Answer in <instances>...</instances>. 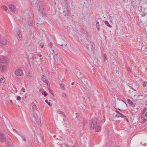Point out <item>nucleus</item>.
Returning a JSON list of instances; mask_svg holds the SVG:
<instances>
[{"label":"nucleus","mask_w":147,"mask_h":147,"mask_svg":"<svg viewBox=\"0 0 147 147\" xmlns=\"http://www.w3.org/2000/svg\"><path fill=\"white\" fill-rule=\"evenodd\" d=\"M143 86L144 87H146L147 86V81L144 82Z\"/></svg>","instance_id":"obj_30"},{"label":"nucleus","mask_w":147,"mask_h":147,"mask_svg":"<svg viewBox=\"0 0 147 147\" xmlns=\"http://www.w3.org/2000/svg\"><path fill=\"white\" fill-rule=\"evenodd\" d=\"M60 85L61 86V88L64 90H65V87H64V85L63 84H61Z\"/></svg>","instance_id":"obj_23"},{"label":"nucleus","mask_w":147,"mask_h":147,"mask_svg":"<svg viewBox=\"0 0 147 147\" xmlns=\"http://www.w3.org/2000/svg\"><path fill=\"white\" fill-rule=\"evenodd\" d=\"M119 117H122L124 118L125 119H126L127 118V117L123 115L122 113H120Z\"/></svg>","instance_id":"obj_19"},{"label":"nucleus","mask_w":147,"mask_h":147,"mask_svg":"<svg viewBox=\"0 0 147 147\" xmlns=\"http://www.w3.org/2000/svg\"><path fill=\"white\" fill-rule=\"evenodd\" d=\"M38 56L40 57H41V56H42V55H41L40 54H38Z\"/></svg>","instance_id":"obj_49"},{"label":"nucleus","mask_w":147,"mask_h":147,"mask_svg":"<svg viewBox=\"0 0 147 147\" xmlns=\"http://www.w3.org/2000/svg\"><path fill=\"white\" fill-rule=\"evenodd\" d=\"M55 61L57 62H58L59 61H63L62 59L59 56H57L56 59H55Z\"/></svg>","instance_id":"obj_15"},{"label":"nucleus","mask_w":147,"mask_h":147,"mask_svg":"<svg viewBox=\"0 0 147 147\" xmlns=\"http://www.w3.org/2000/svg\"><path fill=\"white\" fill-rule=\"evenodd\" d=\"M146 119H143V121H141V123H145L146 122Z\"/></svg>","instance_id":"obj_37"},{"label":"nucleus","mask_w":147,"mask_h":147,"mask_svg":"<svg viewBox=\"0 0 147 147\" xmlns=\"http://www.w3.org/2000/svg\"><path fill=\"white\" fill-rule=\"evenodd\" d=\"M5 81V79L4 77H2L0 79V82L2 83H4Z\"/></svg>","instance_id":"obj_18"},{"label":"nucleus","mask_w":147,"mask_h":147,"mask_svg":"<svg viewBox=\"0 0 147 147\" xmlns=\"http://www.w3.org/2000/svg\"><path fill=\"white\" fill-rule=\"evenodd\" d=\"M80 34L79 33H77V34ZM78 35V34H77Z\"/></svg>","instance_id":"obj_61"},{"label":"nucleus","mask_w":147,"mask_h":147,"mask_svg":"<svg viewBox=\"0 0 147 147\" xmlns=\"http://www.w3.org/2000/svg\"><path fill=\"white\" fill-rule=\"evenodd\" d=\"M39 19H37V20L36 21V23L38 24L37 26H39L41 25L42 24V20L40 18H39Z\"/></svg>","instance_id":"obj_13"},{"label":"nucleus","mask_w":147,"mask_h":147,"mask_svg":"<svg viewBox=\"0 0 147 147\" xmlns=\"http://www.w3.org/2000/svg\"><path fill=\"white\" fill-rule=\"evenodd\" d=\"M48 90H49V91L50 92V93L54 95V93L52 92V90L51 89H50V88H49Z\"/></svg>","instance_id":"obj_34"},{"label":"nucleus","mask_w":147,"mask_h":147,"mask_svg":"<svg viewBox=\"0 0 147 147\" xmlns=\"http://www.w3.org/2000/svg\"><path fill=\"white\" fill-rule=\"evenodd\" d=\"M118 109V110H121V109Z\"/></svg>","instance_id":"obj_64"},{"label":"nucleus","mask_w":147,"mask_h":147,"mask_svg":"<svg viewBox=\"0 0 147 147\" xmlns=\"http://www.w3.org/2000/svg\"><path fill=\"white\" fill-rule=\"evenodd\" d=\"M139 5L141 7L139 10V11L140 13V15L142 17H144L147 14V4L146 3H142L139 2Z\"/></svg>","instance_id":"obj_1"},{"label":"nucleus","mask_w":147,"mask_h":147,"mask_svg":"<svg viewBox=\"0 0 147 147\" xmlns=\"http://www.w3.org/2000/svg\"><path fill=\"white\" fill-rule=\"evenodd\" d=\"M78 117L77 116H77L75 118L76 120V119H78Z\"/></svg>","instance_id":"obj_50"},{"label":"nucleus","mask_w":147,"mask_h":147,"mask_svg":"<svg viewBox=\"0 0 147 147\" xmlns=\"http://www.w3.org/2000/svg\"><path fill=\"white\" fill-rule=\"evenodd\" d=\"M145 115L146 117H147V111H146V112L145 114Z\"/></svg>","instance_id":"obj_48"},{"label":"nucleus","mask_w":147,"mask_h":147,"mask_svg":"<svg viewBox=\"0 0 147 147\" xmlns=\"http://www.w3.org/2000/svg\"><path fill=\"white\" fill-rule=\"evenodd\" d=\"M42 58H40V60H42Z\"/></svg>","instance_id":"obj_63"},{"label":"nucleus","mask_w":147,"mask_h":147,"mask_svg":"<svg viewBox=\"0 0 147 147\" xmlns=\"http://www.w3.org/2000/svg\"><path fill=\"white\" fill-rule=\"evenodd\" d=\"M121 101L122 102H123L125 104V105L127 106V104L126 103V102H125L124 101V100H122Z\"/></svg>","instance_id":"obj_46"},{"label":"nucleus","mask_w":147,"mask_h":147,"mask_svg":"<svg viewBox=\"0 0 147 147\" xmlns=\"http://www.w3.org/2000/svg\"><path fill=\"white\" fill-rule=\"evenodd\" d=\"M1 60V64L2 65V64H4L5 62L6 61H4L3 59V60L1 59V58L0 57V61Z\"/></svg>","instance_id":"obj_26"},{"label":"nucleus","mask_w":147,"mask_h":147,"mask_svg":"<svg viewBox=\"0 0 147 147\" xmlns=\"http://www.w3.org/2000/svg\"><path fill=\"white\" fill-rule=\"evenodd\" d=\"M141 0H134V1H136L137 2H138L139 1H140Z\"/></svg>","instance_id":"obj_47"},{"label":"nucleus","mask_w":147,"mask_h":147,"mask_svg":"<svg viewBox=\"0 0 147 147\" xmlns=\"http://www.w3.org/2000/svg\"><path fill=\"white\" fill-rule=\"evenodd\" d=\"M32 3H33V5L34 6L38 7V6L39 5V4H40L41 3V2L38 0H34L32 1Z\"/></svg>","instance_id":"obj_7"},{"label":"nucleus","mask_w":147,"mask_h":147,"mask_svg":"<svg viewBox=\"0 0 147 147\" xmlns=\"http://www.w3.org/2000/svg\"><path fill=\"white\" fill-rule=\"evenodd\" d=\"M32 107L33 111L34 110V109H35L37 111H38V109L36 105H34Z\"/></svg>","instance_id":"obj_25"},{"label":"nucleus","mask_w":147,"mask_h":147,"mask_svg":"<svg viewBox=\"0 0 147 147\" xmlns=\"http://www.w3.org/2000/svg\"><path fill=\"white\" fill-rule=\"evenodd\" d=\"M85 89V88L84 87H83V89H82L83 90H84Z\"/></svg>","instance_id":"obj_59"},{"label":"nucleus","mask_w":147,"mask_h":147,"mask_svg":"<svg viewBox=\"0 0 147 147\" xmlns=\"http://www.w3.org/2000/svg\"><path fill=\"white\" fill-rule=\"evenodd\" d=\"M125 119L128 122H129V120H128V119H127V118H126V119Z\"/></svg>","instance_id":"obj_53"},{"label":"nucleus","mask_w":147,"mask_h":147,"mask_svg":"<svg viewBox=\"0 0 147 147\" xmlns=\"http://www.w3.org/2000/svg\"><path fill=\"white\" fill-rule=\"evenodd\" d=\"M105 25L109 28H111L112 26L107 21H105Z\"/></svg>","instance_id":"obj_16"},{"label":"nucleus","mask_w":147,"mask_h":147,"mask_svg":"<svg viewBox=\"0 0 147 147\" xmlns=\"http://www.w3.org/2000/svg\"><path fill=\"white\" fill-rule=\"evenodd\" d=\"M146 108H144L143 110V111H142V113H144L146 111Z\"/></svg>","instance_id":"obj_38"},{"label":"nucleus","mask_w":147,"mask_h":147,"mask_svg":"<svg viewBox=\"0 0 147 147\" xmlns=\"http://www.w3.org/2000/svg\"><path fill=\"white\" fill-rule=\"evenodd\" d=\"M116 117H119V116H120V115H119L118 114H117L116 115Z\"/></svg>","instance_id":"obj_51"},{"label":"nucleus","mask_w":147,"mask_h":147,"mask_svg":"<svg viewBox=\"0 0 147 147\" xmlns=\"http://www.w3.org/2000/svg\"><path fill=\"white\" fill-rule=\"evenodd\" d=\"M5 145L8 146H10L11 145V144L10 142H8L5 144Z\"/></svg>","instance_id":"obj_21"},{"label":"nucleus","mask_w":147,"mask_h":147,"mask_svg":"<svg viewBox=\"0 0 147 147\" xmlns=\"http://www.w3.org/2000/svg\"><path fill=\"white\" fill-rule=\"evenodd\" d=\"M43 46H44V45H43L41 46V47H42V48H43Z\"/></svg>","instance_id":"obj_56"},{"label":"nucleus","mask_w":147,"mask_h":147,"mask_svg":"<svg viewBox=\"0 0 147 147\" xmlns=\"http://www.w3.org/2000/svg\"><path fill=\"white\" fill-rule=\"evenodd\" d=\"M16 75L17 76H20L23 74L22 71L20 69H17L15 71Z\"/></svg>","instance_id":"obj_4"},{"label":"nucleus","mask_w":147,"mask_h":147,"mask_svg":"<svg viewBox=\"0 0 147 147\" xmlns=\"http://www.w3.org/2000/svg\"><path fill=\"white\" fill-rule=\"evenodd\" d=\"M84 36V34L83 33L82 34L81 33V34L80 35V37L78 36V38H80V40L83 43H85L86 45H87V43L84 41L86 40L85 38L84 37H83Z\"/></svg>","instance_id":"obj_5"},{"label":"nucleus","mask_w":147,"mask_h":147,"mask_svg":"<svg viewBox=\"0 0 147 147\" xmlns=\"http://www.w3.org/2000/svg\"><path fill=\"white\" fill-rule=\"evenodd\" d=\"M15 34L19 40L20 39V38L22 37L21 33L20 31H17L15 33Z\"/></svg>","instance_id":"obj_9"},{"label":"nucleus","mask_w":147,"mask_h":147,"mask_svg":"<svg viewBox=\"0 0 147 147\" xmlns=\"http://www.w3.org/2000/svg\"><path fill=\"white\" fill-rule=\"evenodd\" d=\"M97 121L98 119L96 118H95L92 120L90 128L93 129L95 128V129H96V131L99 132L101 129V127L99 125L97 126Z\"/></svg>","instance_id":"obj_2"},{"label":"nucleus","mask_w":147,"mask_h":147,"mask_svg":"<svg viewBox=\"0 0 147 147\" xmlns=\"http://www.w3.org/2000/svg\"><path fill=\"white\" fill-rule=\"evenodd\" d=\"M67 147H70L69 146H67Z\"/></svg>","instance_id":"obj_62"},{"label":"nucleus","mask_w":147,"mask_h":147,"mask_svg":"<svg viewBox=\"0 0 147 147\" xmlns=\"http://www.w3.org/2000/svg\"><path fill=\"white\" fill-rule=\"evenodd\" d=\"M31 59H33V60H34V58L33 57H32L31 58Z\"/></svg>","instance_id":"obj_52"},{"label":"nucleus","mask_w":147,"mask_h":147,"mask_svg":"<svg viewBox=\"0 0 147 147\" xmlns=\"http://www.w3.org/2000/svg\"><path fill=\"white\" fill-rule=\"evenodd\" d=\"M22 90L24 92H25V91H26L25 89V88H22Z\"/></svg>","instance_id":"obj_43"},{"label":"nucleus","mask_w":147,"mask_h":147,"mask_svg":"<svg viewBox=\"0 0 147 147\" xmlns=\"http://www.w3.org/2000/svg\"><path fill=\"white\" fill-rule=\"evenodd\" d=\"M141 118L142 119V120L144 119V116H142L141 117Z\"/></svg>","instance_id":"obj_44"},{"label":"nucleus","mask_w":147,"mask_h":147,"mask_svg":"<svg viewBox=\"0 0 147 147\" xmlns=\"http://www.w3.org/2000/svg\"><path fill=\"white\" fill-rule=\"evenodd\" d=\"M127 101H128V104L129 105H133V102L131 101V100H130V99H127Z\"/></svg>","instance_id":"obj_22"},{"label":"nucleus","mask_w":147,"mask_h":147,"mask_svg":"<svg viewBox=\"0 0 147 147\" xmlns=\"http://www.w3.org/2000/svg\"><path fill=\"white\" fill-rule=\"evenodd\" d=\"M138 96H143V95H139Z\"/></svg>","instance_id":"obj_54"},{"label":"nucleus","mask_w":147,"mask_h":147,"mask_svg":"<svg viewBox=\"0 0 147 147\" xmlns=\"http://www.w3.org/2000/svg\"><path fill=\"white\" fill-rule=\"evenodd\" d=\"M17 134H18L20 136H22L23 134H22L21 132H20L19 131H18V133H16Z\"/></svg>","instance_id":"obj_33"},{"label":"nucleus","mask_w":147,"mask_h":147,"mask_svg":"<svg viewBox=\"0 0 147 147\" xmlns=\"http://www.w3.org/2000/svg\"><path fill=\"white\" fill-rule=\"evenodd\" d=\"M9 9L13 12H14L15 9L14 5H9Z\"/></svg>","instance_id":"obj_14"},{"label":"nucleus","mask_w":147,"mask_h":147,"mask_svg":"<svg viewBox=\"0 0 147 147\" xmlns=\"http://www.w3.org/2000/svg\"><path fill=\"white\" fill-rule=\"evenodd\" d=\"M100 25H98L97 26H96L97 28V29H98V30H99L100 29Z\"/></svg>","instance_id":"obj_40"},{"label":"nucleus","mask_w":147,"mask_h":147,"mask_svg":"<svg viewBox=\"0 0 147 147\" xmlns=\"http://www.w3.org/2000/svg\"><path fill=\"white\" fill-rule=\"evenodd\" d=\"M65 0V2H66V1H67V0Z\"/></svg>","instance_id":"obj_60"},{"label":"nucleus","mask_w":147,"mask_h":147,"mask_svg":"<svg viewBox=\"0 0 147 147\" xmlns=\"http://www.w3.org/2000/svg\"><path fill=\"white\" fill-rule=\"evenodd\" d=\"M85 76L82 75V76H80V77L81 78L82 82L83 84L84 85H86V84H88L87 82V79L84 78Z\"/></svg>","instance_id":"obj_6"},{"label":"nucleus","mask_w":147,"mask_h":147,"mask_svg":"<svg viewBox=\"0 0 147 147\" xmlns=\"http://www.w3.org/2000/svg\"><path fill=\"white\" fill-rule=\"evenodd\" d=\"M6 64L7 62H5L4 64H2L1 65H0V71H1V72H3L4 70L5 69L6 67L5 66L6 65Z\"/></svg>","instance_id":"obj_10"},{"label":"nucleus","mask_w":147,"mask_h":147,"mask_svg":"<svg viewBox=\"0 0 147 147\" xmlns=\"http://www.w3.org/2000/svg\"><path fill=\"white\" fill-rule=\"evenodd\" d=\"M86 121L85 120H84L83 121V124L84 126H85L86 125Z\"/></svg>","instance_id":"obj_36"},{"label":"nucleus","mask_w":147,"mask_h":147,"mask_svg":"<svg viewBox=\"0 0 147 147\" xmlns=\"http://www.w3.org/2000/svg\"><path fill=\"white\" fill-rule=\"evenodd\" d=\"M71 84V85H73L74 84V82L72 83Z\"/></svg>","instance_id":"obj_57"},{"label":"nucleus","mask_w":147,"mask_h":147,"mask_svg":"<svg viewBox=\"0 0 147 147\" xmlns=\"http://www.w3.org/2000/svg\"><path fill=\"white\" fill-rule=\"evenodd\" d=\"M87 47L88 49H92L93 46L92 44H89L87 46Z\"/></svg>","instance_id":"obj_17"},{"label":"nucleus","mask_w":147,"mask_h":147,"mask_svg":"<svg viewBox=\"0 0 147 147\" xmlns=\"http://www.w3.org/2000/svg\"><path fill=\"white\" fill-rule=\"evenodd\" d=\"M1 7L5 11L7 10V8L5 6H2Z\"/></svg>","instance_id":"obj_24"},{"label":"nucleus","mask_w":147,"mask_h":147,"mask_svg":"<svg viewBox=\"0 0 147 147\" xmlns=\"http://www.w3.org/2000/svg\"><path fill=\"white\" fill-rule=\"evenodd\" d=\"M76 74L77 75H79V76H82V73H81L80 72H78V71H77L76 72Z\"/></svg>","instance_id":"obj_29"},{"label":"nucleus","mask_w":147,"mask_h":147,"mask_svg":"<svg viewBox=\"0 0 147 147\" xmlns=\"http://www.w3.org/2000/svg\"><path fill=\"white\" fill-rule=\"evenodd\" d=\"M62 96L63 97L65 98V97L66 96V94L65 93H63V94Z\"/></svg>","instance_id":"obj_41"},{"label":"nucleus","mask_w":147,"mask_h":147,"mask_svg":"<svg viewBox=\"0 0 147 147\" xmlns=\"http://www.w3.org/2000/svg\"><path fill=\"white\" fill-rule=\"evenodd\" d=\"M10 102H11L12 103H13V102H12V100H10Z\"/></svg>","instance_id":"obj_58"},{"label":"nucleus","mask_w":147,"mask_h":147,"mask_svg":"<svg viewBox=\"0 0 147 147\" xmlns=\"http://www.w3.org/2000/svg\"><path fill=\"white\" fill-rule=\"evenodd\" d=\"M45 101L46 102L48 105L50 106H52V105L49 102H48V101L47 100H45Z\"/></svg>","instance_id":"obj_31"},{"label":"nucleus","mask_w":147,"mask_h":147,"mask_svg":"<svg viewBox=\"0 0 147 147\" xmlns=\"http://www.w3.org/2000/svg\"><path fill=\"white\" fill-rule=\"evenodd\" d=\"M99 22L98 20H97L96 22V26H97L98 25H99Z\"/></svg>","instance_id":"obj_39"},{"label":"nucleus","mask_w":147,"mask_h":147,"mask_svg":"<svg viewBox=\"0 0 147 147\" xmlns=\"http://www.w3.org/2000/svg\"><path fill=\"white\" fill-rule=\"evenodd\" d=\"M103 61L104 62L107 60V55L106 54H104L103 56Z\"/></svg>","instance_id":"obj_20"},{"label":"nucleus","mask_w":147,"mask_h":147,"mask_svg":"<svg viewBox=\"0 0 147 147\" xmlns=\"http://www.w3.org/2000/svg\"><path fill=\"white\" fill-rule=\"evenodd\" d=\"M42 95H44L45 96H46L48 94L47 93H46V92L45 91L43 92L42 93Z\"/></svg>","instance_id":"obj_32"},{"label":"nucleus","mask_w":147,"mask_h":147,"mask_svg":"<svg viewBox=\"0 0 147 147\" xmlns=\"http://www.w3.org/2000/svg\"><path fill=\"white\" fill-rule=\"evenodd\" d=\"M21 98L20 96H17V100H18L20 101L21 100Z\"/></svg>","instance_id":"obj_35"},{"label":"nucleus","mask_w":147,"mask_h":147,"mask_svg":"<svg viewBox=\"0 0 147 147\" xmlns=\"http://www.w3.org/2000/svg\"><path fill=\"white\" fill-rule=\"evenodd\" d=\"M59 45H61V46H63V44H59Z\"/></svg>","instance_id":"obj_55"},{"label":"nucleus","mask_w":147,"mask_h":147,"mask_svg":"<svg viewBox=\"0 0 147 147\" xmlns=\"http://www.w3.org/2000/svg\"><path fill=\"white\" fill-rule=\"evenodd\" d=\"M28 24L30 26H32L33 24V22L32 19L29 18L28 19Z\"/></svg>","instance_id":"obj_12"},{"label":"nucleus","mask_w":147,"mask_h":147,"mask_svg":"<svg viewBox=\"0 0 147 147\" xmlns=\"http://www.w3.org/2000/svg\"><path fill=\"white\" fill-rule=\"evenodd\" d=\"M57 112L59 114H61L63 115H65V113H64L63 112L59 110H58L57 111Z\"/></svg>","instance_id":"obj_27"},{"label":"nucleus","mask_w":147,"mask_h":147,"mask_svg":"<svg viewBox=\"0 0 147 147\" xmlns=\"http://www.w3.org/2000/svg\"><path fill=\"white\" fill-rule=\"evenodd\" d=\"M22 138V140L23 141H26V140L25 136L24 135H23L22 136H21Z\"/></svg>","instance_id":"obj_28"},{"label":"nucleus","mask_w":147,"mask_h":147,"mask_svg":"<svg viewBox=\"0 0 147 147\" xmlns=\"http://www.w3.org/2000/svg\"><path fill=\"white\" fill-rule=\"evenodd\" d=\"M39 7L38 10L40 11V13L43 14V13H45V11H44V8L43 7V5L41 3L40 4H39Z\"/></svg>","instance_id":"obj_8"},{"label":"nucleus","mask_w":147,"mask_h":147,"mask_svg":"<svg viewBox=\"0 0 147 147\" xmlns=\"http://www.w3.org/2000/svg\"><path fill=\"white\" fill-rule=\"evenodd\" d=\"M13 131H14L16 133H18V131H17L15 129H13Z\"/></svg>","instance_id":"obj_42"},{"label":"nucleus","mask_w":147,"mask_h":147,"mask_svg":"<svg viewBox=\"0 0 147 147\" xmlns=\"http://www.w3.org/2000/svg\"><path fill=\"white\" fill-rule=\"evenodd\" d=\"M116 112H117V114H120V113H121L119 111L117 110L116 111Z\"/></svg>","instance_id":"obj_45"},{"label":"nucleus","mask_w":147,"mask_h":147,"mask_svg":"<svg viewBox=\"0 0 147 147\" xmlns=\"http://www.w3.org/2000/svg\"><path fill=\"white\" fill-rule=\"evenodd\" d=\"M6 140L5 136L3 134H0V140L1 142H4Z\"/></svg>","instance_id":"obj_11"},{"label":"nucleus","mask_w":147,"mask_h":147,"mask_svg":"<svg viewBox=\"0 0 147 147\" xmlns=\"http://www.w3.org/2000/svg\"><path fill=\"white\" fill-rule=\"evenodd\" d=\"M42 80L45 84H47V86L49 85V83L46 77V75L44 74L41 77Z\"/></svg>","instance_id":"obj_3"}]
</instances>
